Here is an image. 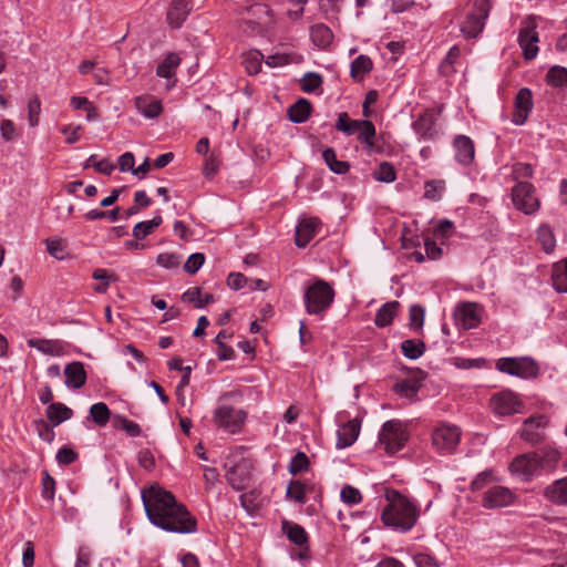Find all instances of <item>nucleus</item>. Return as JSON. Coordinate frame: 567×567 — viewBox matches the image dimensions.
I'll return each mask as SVG.
<instances>
[{"instance_id": "63", "label": "nucleus", "mask_w": 567, "mask_h": 567, "mask_svg": "<svg viewBox=\"0 0 567 567\" xmlns=\"http://www.w3.org/2000/svg\"><path fill=\"white\" fill-rule=\"evenodd\" d=\"M76 458L78 453L70 447H62L56 453V461L63 465L72 464Z\"/></svg>"}, {"instance_id": "38", "label": "nucleus", "mask_w": 567, "mask_h": 567, "mask_svg": "<svg viewBox=\"0 0 567 567\" xmlns=\"http://www.w3.org/2000/svg\"><path fill=\"white\" fill-rule=\"evenodd\" d=\"M537 240L539 241V244L543 247V250L546 254H550L554 251L556 247V239L551 228L548 225L543 224L538 227Z\"/></svg>"}, {"instance_id": "31", "label": "nucleus", "mask_w": 567, "mask_h": 567, "mask_svg": "<svg viewBox=\"0 0 567 567\" xmlns=\"http://www.w3.org/2000/svg\"><path fill=\"white\" fill-rule=\"evenodd\" d=\"M372 69V60L368 55L360 54L351 62L350 75L354 81H361Z\"/></svg>"}, {"instance_id": "62", "label": "nucleus", "mask_w": 567, "mask_h": 567, "mask_svg": "<svg viewBox=\"0 0 567 567\" xmlns=\"http://www.w3.org/2000/svg\"><path fill=\"white\" fill-rule=\"evenodd\" d=\"M533 166L527 163H516L513 166V175L515 179L519 178H532L533 177Z\"/></svg>"}, {"instance_id": "32", "label": "nucleus", "mask_w": 567, "mask_h": 567, "mask_svg": "<svg viewBox=\"0 0 567 567\" xmlns=\"http://www.w3.org/2000/svg\"><path fill=\"white\" fill-rule=\"evenodd\" d=\"M310 37L312 42L319 48H327L333 40V33L329 27L318 23L311 27Z\"/></svg>"}, {"instance_id": "42", "label": "nucleus", "mask_w": 567, "mask_h": 567, "mask_svg": "<svg viewBox=\"0 0 567 567\" xmlns=\"http://www.w3.org/2000/svg\"><path fill=\"white\" fill-rule=\"evenodd\" d=\"M546 81L555 87L565 86L567 84V69L560 65L551 66L546 74Z\"/></svg>"}, {"instance_id": "7", "label": "nucleus", "mask_w": 567, "mask_h": 567, "mask_svg": "<svg viewBox=\"0 0 567 567\" xmlns=\"http://www.w3.org/2000/svg\"><path fill=\"white\" fill-rule=\"evenodd\" d=\"M246 414L230 405H220L215 410L214 422L218 427L229 433H237L241 430Z\"/></svg>"}, {"instance_id": "18", "label": "nucleus", "mask_w": 567, "mask_h": 567, "mask_svg": "<svg viewBox=\"0 0 567 567\" xmlns=\"http://www.w3.org/2000/svg\"><path fill=\"white\" fill-rule=\"evenodd\" d=\"M193 9L190 0H172L167 11V22L172 28H179Z\"/></svg>"}, {"instance_id": "11", "label": "nucleus", "mask_w": 567, "mask_h": 567, "mask_svg": "<svg viewBox=\"0 0 567 567\" xmlns=\"http://www.w3.org/2000/svg\"><path fill=\"white\" fill-rule=\"evenodd\" d=\"M509 470L523 481H530L540 473L537 453L532 452L516 456L511 463Z\"/></svg>"}, {"instance_id": "54", "label": "nucleus", "mask_w": 567, "mask_h": 567, "mask_svg": "<svg viewBox=\"0 0 567 567\" xmlns=\"http://www.w3.org/2000/svg\"><path fill=\"white\" fill-rule=\"evenodd\" d=\"M341 499L347 504H358L362 499L360 491L353 486L346 485L341 489Z\"/></svg>"}, {"instance_id": "24", "label": "nucleus", "mask_w": 567, "mask_h": 567, "mask_svg": "<svg viewBox=\"0 0 567 567\" xmlns=\"http://www.w3.org/2000/svg\"><path fill=\"white\" fill-rule=\"evenodd\" d=\"M65 385L72 389H80L86 382V371L82 362L74 361L66 364L64 369Z\"/></svg>"}, {"instance_id": "53", "label": "nucleus", "mask_w": 567, "mask_h": 567, "mask_svg": "<svg viewBox=\"0 0 567 567\" xmlns=\"http://www.w3.org/2000/svg\"><path fill=\"white\" fill-rule=\"evenodd\" d=\"M48 252L56 258L63 259L65 255V245L60 238H49L45 240Z\"/></svg>"}, {"instance_id": "44", "label": "nucleus", "mask_w": 567, "mask_h": 567, "mask_svg": "<svg viewBox=\"0 0 567 567\" xmlns=\"http://www.w3.org/2000/svg\"><path fill=\"white\" fill-rule=\"evenodd\" d=\"M260 493L256 489L244 493L240 495V504L241 506L249 513L250 515L255 514L260 507Z\"/></svg>"}, {"instance_id": "2", "label": "nucleus", "mask_w": 567, "mask_h": 567, "mask_svg": "<svg viewBox=\"0 0 567 567\" xmlns=\"http://www.w3.org/2000/svg\"><path fill=\"white\" fill-rule=\"evenodd\" d=\"M385 498L388 504L381 513L382 523L394 532L411 530L420 517L415 502L395 489H386Z\"/></svg>"}, {"instance_id": "41", "label": "nucleus", "mask_w": 567, "mask_h": 567, "mask_svg": "<svg viewBox=\"0 0 567 567\" xmlns=\"http://www.w3.org/2000/svg\"><path fill=\"white\" fill-rule=\"evenodd\" d=\"M90 415L99 426H105L110 421L111 411L105 403L99 402L91 405Z\"/></svg>"}, {"instance_id": "60", "label": "nucleus", "mask_w": 567, "mask_h": 567, "mask_svg": "<svg viewBox=\"0 0 567 567\" xmlns=\"http://www.w3.org/2000/svg\"><path fill=\"white\" fill-rule=\"evenodd\" d=\"M96 156L91 155L87 159V165H93L99 173L111 175L115 166L107 159L95 161Z\"/></svg>"}, {"instance_id": "56", "label": "nucleus", "mask_w": 567, "mask_h": 567, "mask_svg": "<svg viewBox=\"0 0 567 567\" xmlns=\"http://www.w3.org/2000/svg\"><path fill=\"white\" fill-rule=\"evenodd\" d=\"M204 261V254L195 252L188 257L187 261L184 265V269L186 272L194 275L200 269Z\"/></svg>"}, {"instance_id": "30", "label": "nucleus", "mask_w": 567, "mask_h": 567, "mask_svg": "<svg viewBox=\"0 0 567 567\" xmlns=\"http://www.w3.org/2000/svg\"><path fill=\"white\" fill-rule=\"evenodd\" d=\"M73 411L63 403H51L47 408V417L54 425H59L62 422L71 419Z\"/></svg>"}, {"instance_id": "10", "label": "nucleus", "mask_w": 567, "mask_h": 567, "mask_svg": "<svg viewBox=\"0 0 567 567\" xmlns=\"http://www.w3.org/2000/svg\"><path fill=\"white\" fill-rule=\"evenodd\" d=\"M461 431L455 425L442 424L432 434V443L441 453H452L460 442Z\"/></svg>"}, {"instance_id": "5", "label": "nucleus", "mask_w": 567, "mask_h": 567, "mask_svg": "<svg viewBox=\"0 0 567 567\" xmlns=\"http://www.w3.org/2000/svg\"><path fill=\"white\" fill-rule=\"evenodd\" d=\"M408 441V433L398 420L386 421L379 433V442L388 454L400 451Z\"/></svg>"}, {"instance_id": "49", "label": "nucleus", "mask_w": 567, "mask_h": 567, "mask_svg": "<svg viewBox=\"0 0 567 567\" xmlns=\"http://www.w3.org/2000/svg\"><path fill=\"white\" fill-rule=\"evenodd\" d=\"M309 458L303 452H298L290 461L288 466L289 472L292 475H297L298 473L305 472L309 468Z\"/></svg>"}, {"instance_id": "35", "label": "nucleus", "mask_w": 567, "mask_h": 567, "mask_svg": "<svg viewBox=\"0 0 567 567\" xmlns=\"http://www.w3.org/2000/svg\"><path fill=\"white\" fill-rule=\"evenodd\" d=\"M536 453H537V458H538L540 471L554 470L560 460V453L556 449H553V447H546V449L542 450L540 452H536Z\"/></svg>"}, {"instance_id": "59", "label": "nucleus", "mask_w": 567, "mask_h": 567, "mask_svg": "<svg viewBox=\"0 0 567 567\" xmlns=\"http://www.w3.org/2000/svg\"><path fill=\"white\" fill-rule=\"evenodd\" d=\"M293 61L292 54L289 53H275L267 56L266 63L271 68L282 66Z\"/></svg>"}, {"instance_id": "45", "label": "nucleus", "mask_w": 567, "mask_h": 567, "mask_svg": "<svg viewBox=\"0 0 567 567\" xmlns=\"http://www.w3.org/2000/svg\"><path fill=\"white\" fill-rule=\"evenodd\" d=\"M424 197L430 200H440L445 189L444 181H427L424 186Z\"/></svg>"}, {"instance_id": "4", "label": "nucleus", "mask_w": 567, "mask_h": 567, "mask_svg": "<svg viewBox=\"0 0 567 567\" xmlns=\"http://www.w3.org/2000/svg\"><path fill=\"white\" fill-rule=\"evenodd\" d=\"M492 8L493 4L489 0H476L474 2L472 12L466 16L461 27V32L466 39H474L482 33Z\"/></svg>"}, {"instance_id": "64", "label": "nucleus", "mask_w": 567, "mask_h": 567, "mask_svg": "<svg viewBox=\"0 0 567 567\" xmlns=\"http://www.w3.org/2000/svg\"><path fill=\"white\" fill-rule=\"evenodd\" d=\"M454 230V224L449 219L441 220L434 228V235L441 238H449Z\"/></svg>"}, {"instance_id": "28", "label": "nucleus", "mask_w": 567, "mask_h": 567, "mask_svg": "<svg viewBox=\"0 0 567 567\" xmlns=\"http://www.w3.org/2000/svg\"><path fill=\"white\" fill-rule=\"evenodd\" d=\"M400 307L399 301L385 302L377 312L374 323L379 328H384L393 321Z\"/></svg>"}, {"instance_id": "27", "label": "nucleus", "mask_w": 567, "mask_h": 567, "mask_svg": "<svg viewBox=\"0 0 567 567\" xmlns=\"http://www.w3.org/2000/svg\"><path fill=\"white\" fill-rule=\"evenodd\" d=\"M282 530L287 535L288 539L299 547H303L308 544V535L302 526L288 520L282 522Z\"/></svg>"}, {"instance_id": "61", "label": "nucleus", "mask_w": 567, "mask_h": 567, "mask_svg": "<svg viewBox=\"0 0 567 567\" xmlns=\"http://www.w3.org/2000/svg\"><path fill=\"white\" fill-rule=\"evenodd\" d=\"M157 264L164 268L172 269L179 266V257L175 254H159L157 256Z\"/></svg>"}, {"instance_id": "22", "label": "nucleus", "mask_w": 567, "mask_h": 567, "mask_svg": "<svg viewBox=\"0 0 567 567\" xmlns=\"http://www.w3.org/2000/svg\"><path fill=\"white\" fill-rule=\"evenodd\" d=\"M425 378V374L422 370H417V375L404 379L398 383H395L393 390L396 394L408 398L414 399L422 386V380Z\"/></svg>"}, {"instance_id": "16", "label": "nucleus", "mask_w": 567, "mask_h": 567, "mask_svg": "<svg viewBox=\"0 0 567 567\" xmlns=\"http://www.w3.org/2000/svg\"><path fill=\"white\" fill-rule=\"evenodd\" d=\"M321 221L317 217L303 218L296 228L295 243L299 248H305L319 233Z\"/></svg>"}, {"instance_id": "39", "label": "nucleus", "mask_w": 567, "mask_h": 567, "mask_svg": "<svg viewBox=\"0 0 567 567\" xmlns=\"http://www.w3.org/2000/svg\"><path fill=\"white\" fill-rule=\"evenodd\" d=\"M401 350L408 359L416 360L425 351V343L422 340L408 339L401 343Z\"/></svg>"}, {"instance_id": "19", "label": "nucleus", "mask_w": 567, "mask_h": 567, "mask_svg": "<svg viewBox=\"0 0 567 567\" xmlns=\"http://www.w3.org/2000/svg\"><path fill=\"white\" fill-rule=\"evenodd\" d=\"M437 115L439 113L435 110H426L413 123L415 132L425 140H432L436 134L435 124Z\"/></svg>"}, {"instance_id": "52", "label": "nucleus", "mask_w": 567, "mask_h": 567, "mask_svg": "<svg viewBox=\"0 0 567 567\" xmlns=\"http://www.w3.org/2000/svg\"><path fill=\"white\" fill-rule=\"evenodd\" d=\"M92 277L95 280L102 281V284L99 285L97 287H95V289H94L96 292H100V293L106 292L110 281L112 279H115V276L113 274H110L109 270L102 269V268L95 269L92 274Z\"/></svg>"}, {"instance_id": "50", "label": "nucleus", "mask_w": 567, "mask_h": 567, "mask_svg": "<svg viewBox=\"0 0 567 567\" xmlns=\"http://www.w3.org/2000/svg\"><path fill=\"white\" fill-rule=\"evenodd\" d=\"M261 60L262 55L260 52H250L248 53L243 61V64L248 74H257L261 69Z\"/></svg>"}, {"instance_id": "20", "label": "nucleus", "mask_w": 567, "mask_h": 567, "mask_svg": "<svg viewBox=\"0 0 567 567\" xmlns=\"http://www.w3.org/2000/svg\"><path fill=\"white\" fill-rule=\"evenodd\" d=\"M360 433V421L357 419L350 420L342 424L337 431V443L338 449H346L351 446L358 439Z\"/></svg>"}, {"instance_id": "57", "label": "nucleus", "mask_w": 567, "mask_h": 567, "mask_svg": "<svg viewBox=\"0 0 567 567\" xmlns=\"http://www.w3.org/2000/svg\"><path fill=\"white\" fill-rule=\"evenodd\" d=\"M424 308L419 305H413L410 308L409 315H410V326L414 329H420L423 326L424 322Z\"/></svg>"}, {"instance_id": "48", "label": "nucleus", "mask_w": 567, "mask_h": 567, "mask_svg": "<svg viewBox=\"0 0 567 567\" xmlns=\"http://www.w3.org/2000/svg\"><path fill=\"white\" fill-rule=\"evenodd\" d=\"M322 82V76L319 73H306L301 79V90L306 93H312L321 86Z\"/></svg>"}, {"instance_id": "26", "label": "nucleus", "mask_w": 567, "mask_h": 567, "mask_svg": "<svg viewBox=\"0 0 567 567\" xmlns=\"http://www.w3.org/2000/svg\"><path fill=\"white\" fill-rule=\"evenodd\" d=\"M135 106L147 118H155L163 111L161 101L152 96H137L135 99Z\"/></svg>"}, {"instance_id": "12", "label": "nucleus", "mask_w": 567, "mask_h": 567, "mask_svg": "<svg viewBox=\"0 0 567 567\" xmlns=\"http://www.w3.org/2000/svg\"><path fill=\"white\" fill-rule=\"evenodd\" d=\"M252 473V463L250 460L241 458L226 472V480L228 484L236 491L245 489Z\"/></svg>"}, {"instance_id": "40", "label": "nucleus", "mask_w": 567, "mask_h": 567, "mask_svg": "<svg viewBox=\"0 0 567 567\" xmlns=\"http://www.w3.org/2000/svg\"><path fill=\"white\" fill-rule=\"evenodd\" d=\"M231 338L230 333H227L225 330H221L215 337V343L218 347L217 357L220 361L231 360L235 357V351L231 347L227 346L224 340Z\"/></svg>"}, {"instance_id": "13", "label": "nucleus", "mask_w": 567, "mask_h": 567, "mask_svg": "<svg viewBox=\"0 0 567 567\" xmlns=\"http://www.w3.org/2000/svg\"><path fill=\"white\" fill-rule=\"evenodd\" d=\"M545 415H533L523 422L520 437L529 444H538L544 440V430L547 426Z\"/></svg>"}, {"instance_id": "47", "label": "nucleus", "mask_w": 567, "mask_h": 567, "mask_svg": "<svg viewBox=\"0 0 567 567\" xmlns=\"http://www.w3.org/2000/svg\"><path fill=\"white\" fill-rule=\"evenodd\" d=\"M286 495L297 503H306V487L300 481H291L287 487Z\"/></svg>"}, {"instance_id": "21", "label": "nucleus", "mask_w": 567, "mask_h": 567, "mask_svg": "<svg viewBox=\"0 0 567 567\" xmlns=\"http://www.w3.org/2000/svg\"><path fill=\"white\" fill-rule=\"evenodd\" d=\"M455 158L462 165H470L475 156L473 141L465 135H457L454 138Z\"/></svg>"}, {"instance_id": "43", "label": "nucleus", "mask_w": 567, "mask_h": 567, "mask_svg": "<svg viewBox=\"0 0 567 567\" xmlns=\"http://www.w3.org/2000/svg\"><path fill=\"white\" fill-rule=\"evenodd\" d=\"M375 137V127L373 123L369 120H362V125L359 128L357 134V138L365 144L368 147H372L374 145Z\"/></svg>"}, {"instance_id": "14", "label": "nucleus", "mask_w": 567, "mask_h": 567, "mask_svg": "<svg viewBox=\"0 0 567 567\" xmlns=\"http://www.w3.org/2000/svg\"><path fill=\"white\" fill-rule=\"evenodd\" d=\"M538 33L536 31V24L530 21L519 30L518 44L523 50L524 58L526 60H533L538 53L537 42Z\"/></svg>"}, {"instance_id": "9", "label": "nucleus", "mask_w": 567, "mask_h": 567, "mask_svg": "<svg viewBox=\"0 0 567 567\" xmlns=\"http://www.w3.org/2000/svg\"><path fill=\"white\" fill-rule=\"evenodd\" d=\"M493 412L501 416L522 413L524 403L512 391H502L494 394L489 401Z\"/></svg>"}, {"instance_id": "34", "label": "nucleus", "mask_w": 567, "mask_h": 567, "mask_svg": "<svg viewBox=\"0 0 567 567\" xmlns=\"http://www.w3.org/2000/svg\"><path fill=\"white\" fill-rule=\"evenodd\" d=\"M551 281L557 292H567V258L563 262L554 265Z\"/></svg>"}, {"instance_id": "29", "label": "nucleus", "mask_w": 567, "mask_h": 567, "mask_svg": "<svg viewBox=\"0 0 567 567\" xmlns=\"http://www.w3.org/2000/svg\"><path fill=\"white\" fill-rule=\"evenodd\" d=\"M312 106L306 99H300L288 109L289 120L293 123H303L310 116Z\"/></svg>"}, {"instance_id": "23", "label": "nucleus", "mask_w": 567, "mask_h": 567, "mask_svg": "<svg viewBox=\"0 0 567 567\" xmlns=\"http://www.w3.org/2000/svg\"><path fill=\"white\" fill-rule=\"evenodd\" d=\"M456 319L464 329L476 328L481 322L480 310L475 303H463L457 308Z\"/></svg>"}, {"instance_id": "6", "label": "nucleus", "mask_w": 567, "mask_h": 567, "mask_svg": "<svg viewBox=\"0 0 567 567\" xmlns=\"http://www.w3.org/2000/svg\"><path fill=\"white\" fill-rule=\"evenodd\" d=\"M515 207L526 215L534 214L539 208V200L535 196V187L527 182H518L512 190Z\"/></svg>"}, {"instance_id": "33", "label": "nucleus", "mask_w": 567, "mask_h": 567, "mask_svg": "<svg viewBox=\"0 0 567 567\" xmlns=\"http://www.w3.org/2000/svg\"><path fill=\"white\" fill-rule=\"evenodd\" d=\"M181 64V58L177 53L171 52L165 59L158 64L156 74L159 78L171 79L175 75V71Z\"/></svg>"}, {"instance_id": "55", "label": "nucleus", "mask_w": 567, "mask_h": 567, "mask_svg": "<svg viewBox=\"0 0 567 567\" xmlns=\"http://www.w3.org/2000/svg\"><path fill=\"white\" fill-rule=\"evenodd\" d=\"M116 421L120 423V427L126 432V434L131 437H136L141 435V426L126 419L125 416H116Z\"/></svg>"}, {"instance_id": "46", "label": "nucleus", "mask_w": 567, "mask_h": 567, "mask_svg": "<svg viewBox=\"0 0 567 567\" xmlns=\"http://www.w3.org/2000/svg\"><path fill=\"white\" fill-rule=\"evenodd\" d=\"M373 177L379 182L392 183L396 178V173L391 163L382 162L374 171Z\"/></svg>"}, {"instance_id": "17", "label": "nucleus", "mask_w": 567, "mask_h": 567, "mask_svg": "<svg viewBox=\"0 0 567 567\" xmlns=\"http://www.w3.org/2000/svg\"><path fill=\"white\" fill-rule=\"evenodd\" d=\"M515 109L512 121L516 125H523L533 109V95L528 87H523L517 92Z\"/></svg>"}, {"instance_id": "51", "label": "nucleus", "mask_w": 567, "mask_h": 567, "mask_svg": "<svg viewBox=\"0 0 567 567\" xmlns=\"http://www.w3.org/2000/svg\"><path fill=\"white\" fill-rule=\"evenodd\" d=\"M41 112V101L39 96L33 95L28 103V121L31 127H34L39 124Z\"/></svg>"}, {"instance_id": "36", "label": "nucleus", "mask_w": 567, "mask_h": 567, "mask_svg": "<svg viewBox=\"0 0 567 567\" xmlns=\"http://www.w3.org/2000/svg\"><path fill=\"white\" fill-rule=\"evenodd\" d=\"M322 158L328 167L336 174H346L350 169V164L346 161H339L334 150L331 147L323 151Z\"/></svg>"}, {"instance_id": "25", "label": "nucleus", "mask_w": 567, "mask_h": 567, "mask_svg": "<svg viewBox=\"0 0 567 567\" xmlns=\"http://www.w3.org/2000/svg\"><path fill=\"white\" fill-rule=\"evenodd\" d=\"M544 495L554 504L567 505V476L548 485Z\"/></svg>"}, {"instance_id": "58", "label": "nucleus", "mask_w": 567, "mask_h": 567, "mask_svg": "<svg viewBox=\"0 0 567 567\" xmlns=\"http://www.w3.org/2000/svg\"><path fill=\"white\" fill-rule=\"evenodd\" d=\"M55 494V481L48 472H44L42 478V497L47 501H53Z\"/></svg>"}, {"instance_id": "3", "label": "nucleus", "mask_w": 567, "mask_h": 567, "mask_svg": "<svg viewBox=\"0 0 567 567\" xmlns=\"http://www.w3.org/2000/svg\"><path fill=\"white\" fill-rule=\"evenodd\" d=\"M334 295V289L329 282L317 279L305 291L303 302L307 313L322 317L332 305Z\"/></svg>"}, {"instance_id": "8", "label": "nucleus", "mask_w": 567, "mask_h": 567, "mask_svg": "<svg viewBox=\"0 0 567 567\" xmlns=\"http://www.w3.org/2000/svg\"><path fill=\"white\" fill-rule=\"evenodd\" d=\"M496 368L503 373L519 378L535 377L538 371L536 363L526 358H502L497 360Z\"/></svg>"}, {"instance_id": "15", "label": "nucleus", "mask_w": 567, "mask_h": 567, "mask_svg": "<svg viewBox=\"0 0 567 567\" xmlns=\"http://www.w3.org/2000/svg\"><path fill=\"white\" fill-rule=\"evenodd\" d=\"M514 495L507 487L493 486L483 496L482 505L486 508L508 506L513 503Z\"/></svg>"}, {"instance_id": "1", "label": "nucleus", "mask_w": 567, "mask_h": 567, "mask_svg": "<svg viewBox=\"0 0 567 567\" xmlns=\"http://www.w3.org/2000/svg\"><path fill=\"white\" fill-rule=\"evenodd\" d=\"M142 501L150 522L171 533L190 534L197 529V519L175 496L158 485L142 492Z\"/></svg>"}, {"instance_id": "37", "label": "nucleus", "mask_w": 567, "mask_h": 567, "mask_svg": "<svg viewBox=\"0 0 567 567\" xmlns=\"http://www.w3.org/2000/svg\"><path fill=\"white\" fill-rule=\"evenodd\" d=\"M163 223L161 215L154 216L151 220L140 221L133 228V236L135 239L141 240L151 235L155 228Z\"/></svg>"}]
</instances>
